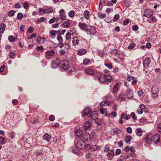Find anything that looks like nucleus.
<instances>
[{"instance_id":"obj_1","label":"nucleus","mask_w":161,"mask_h":161,"mask_svg":"<svg viewBox=\"0 0 161 161\" xmlns=\"http://www.w3.org/2000/svg\"><path fill=\"white\" fill-rule=\"evenodd\" d=\"M150 63V58L149 57L146 58L143 61V64L144 66L143 71L146 73L150 72L152 70V69H150L149 67Z\"/></svg>"},{"instance_id":"obj_2","label":"nucleus","mask_w":161,"mask_h":161,"mask_svg":"<svg viewBox=\"0 0 161 161\" xmlns=\"http://www.w3.org/2000/svg\"><path fill=\"white\" fill-rule=\"evenodd\" d=\"M94 78L95 80H98L99 82L102 83L111 81L110 79L108 78L107 75L100 74L99 75L95 76Z\"/></svg>"},{"instance_id":"obj_3","label":"nucleus","mask_w":161,"mask_h":161,"mask_svg":"<svg viewBox=\"0 0 161 161\" xmlns=\"http://www.w3.org/2000/svg\"><path fill=\"white\" fill-rule=\"evenodd\" d=\"M59 65L60 68L64 71L70 68L69 62L66 59L60 61Z\"/></svg>"},{"instance_id":"obj_4","label":"nucleus","mask_w":161,"mask_h":161,"mask_svg":"<svg viewBox=\"0 0 161 161\" xmlns=\"http://www.w3.org/2000/svg\"><path fill=\"white\" fill-rule=\"evenodd\" d=\"M85 31L87 34L92 35H94L96 33V30L94 26L90 25H88L86 29L85 30Z\"/></svg>"},{"instance_id":"obj_5","label":"nucleus","mask_w":161,"mask_h":161,"mask_svg":"<svg viewBox=\"0 0 161 161\" xmlns=\"http://www.w3.org/2000/svg\"><path fill=\"white\" fill-rule=\"evenodd\" d=\"M159 88L157 85H154L152 88L151 92L153 98H157L158 96Z\"/></svg>"},{"instance_id":"obj_6","label":"nucleus","mask_w":161,"mask_h":161,"mask_svg":"<svg viewBox=\"0 0 161 161\" xmlns=\"http://www.w3.org/2000/svg\"><path fill=\"white\" fill-rule=\"evenodd\" d=\"M92 112V111L89 108H87L84 109L82 113V116L83 118L86 119L89 118V114Z\"/></svg>"},{"instance_id":"obj_7","label":"nucleus","mask_w":161,"mask_h":161,"mask_svg":"<svg viewBox=\"0 0 161 161\" xmlns=\"http://www.w3.org/2000/svg\"><path fill=\"white\" fill-rule=\"evenodd\" d=\"M89 114V118H88L89 119H88L87 121H90L92 120H95L97 119L98 117V114L97 112L95 111L92 112Z\"/></svg>"},{"instance_id":"obj_8","label":"nucleus","mask_w":161,"mask_h":161,"mask_svg":"<svg viewBox=\"0 0 161 161\" xmlns=\"http://www.w3.org/2000/svg\"><path fill=\"white\" fill-rule=\"evenodd\" d=\"M53 9L51 8H49L47 9H44L42 8H39V11L40 13H40V15H42L44 14H49L53 12Z\"/></svg>"},{"instance_id":"obj_9","label":"nucleus","mask_w":161,"mask_h":161,"mask_svg":"<svg viewBox=\"0 0 161 161\" xmlns=\"http://www.w3.org/2000/svg\"><path fill=\"white\" fill-rule=\"evenodd\" d=\"M153 14V11L149 8L145 9L143 15L147 18L152 16Z\"/></svg>"},{"instance_id":"obj_10","label":"nucleus","mask_w":161,"mask_h":161,"mask_svg":"<svg viewBox=\"0 0 161 161\" xmlns=\"http://www.w3.org/2000/svg\"><path fill=\"white\" fill-rule=\"evenodd\" d=\"M76 147L78 149H82L85 146V143L82 140H79L75 144Z\"/></svg>"},{"instance_id":"obj_11","label":"nucleus","mask_w":161,"mask_h":161,"mask_svg":"<svg viewBox=\"0 0 161 161\" xmlns=\"http://www.w3.org/2000/svg\"><path fill=\"white\" fill-rule=\"evenodd\" d=\"M151 140L156 144L158 143L160 141V136L158 134L154 135L151 138Z\"/></svg>"},{"instance_id":"obj_12","label":"nucleus","mask_w":161,"mask_h":161,"mask_svg":"<svg viewBox=\"0 0 161 161\" xmlns=\"http://www.w3.org/2000/svg\"><path fill=\"white\" fill-rule=\"evenodd\" d=\"M119 121H122V120H129L130 118V116L129 115H127L125 113H122L121 115Z\"/></svg>"},{"instance_id":"obj_13","label":"nucleus","mask_w":161,"mask_h":161,"mask_svg":"<svg viewBox=\"0 0 161 161\" xmlns=\"http://www.w3.org/2000/svg\"><path fill=\"white\" fill-rule=\"evenodd\" d=\"M126 96H127L128 99L132 98L133 97V93L131 89L128 88L125 93Z\"/></svg>"},{"instance_id":"obj_14","label":"nucleus","mask_w":161,"mask_h":161,"mask_svg":"<svg viewBox=\"0 0 161 161\" xmlns=\"http://www.w3.org/2000/svg\"><path fill=\"white\" fill-rule=\"evenodd\" d=\"M114 150H109L107 154V155L108 158V159L110 160H111L114 157Z\"/></svg>"},{"instance_id":"obj_15","label":"nucleus","mask_w":161,"mask_h":161,"mask_svg":"<svg viewBox=\"0 0 161 161\" xmlns=\"http://www.w3.org/2000/svg\"><path fill=\"white\" fill-rule=\"evenodd\" d=\"M147 21L149 23H154L156 22L157 21V19L153 15L151 17H149L147 19Z\"/></svg>"},{"instance_id":"obj_16","label":"nucleus","mask_w":161,"mask_h":161,"mask_svg":"<svg viewBox=\"0 0 161 161\" xmlns=\"http://www.w3.org/2000/svg\"><path fill=\"white\" fill-rule=\"evenodd\" d=\"M78 26L81 30H84L86 29L88 25H87L86 23L80 22L78 23Z\"/></svg>"},{"instance_id":"obj_17","label":"nucleus","mask_w":161,"mask_h":161,"mask_svg":"<svg viewBox=\"0 0 161 161\" xmlns=\"http://www.w3.org/2000/svg\"><path fill=\"white\" fill-rule=\"evenodd\" d=\"M85 71L86 73L88 75L93 76H94L95 75L94 72L93 71V69H86L85 70Z\"/></svg>"},{"instance_id":"obj_18","label":"nucleus","mask_w":161,"mask_h":161,"mask_svg":"<svg viewBox=\"0 0 161 161\" xmlns=\"http://www.w3.org/2000/svg\"><path fill=\"white\" fill-rule=\"evenodd\" d=\"M91 125V121H86L83 125V127L86 130H88L90 129Z\"/></svg>"},{"instance_id":"obj_19","label":"nucleus","mask_w":161,"mask_h":161,"mask_svg":"<svg viewBox=\"0 0 161 161\" xmlns=\"http://www.w3.org/2000/svg\"><path fill=\"white\" fill-rule=\"evenodd\" d=\"M79 42V40L77 36H75L72 38V42L73 46H75L78 44Z\"/></svg>"},{"instance_id":"obj_20","label":"nucleus","mask_w":161,"mask_h":161,"mask_svg":"<svg viewBox=\"0 0 161 161\" xmlns=\"http://www.w3.org/2000/svg\"><path fill=\"white\" fill-rule=\"evenodd\" d=\"M55 52L52 50L48 51L45 52V56L46 58L47 57L51 56L54 54Z\"/></svg>"},{"instance_id":"obj_21","label":"nucleus","mask_w":161,"mask_h":161,"mask_svg":"<svg viewBox=\"0 0 161 161\" xmlns=\"http://www.w3.org/2000/svg\"><path fill=\"white\" fill-rule=\"evenodd\" d=\"M84 137L87 141L89 142L91 140V137L90 135L87 132H85L84 135Z\"/></svg>"},{"instance_id":"obj_22","label":"nucleus","mask_w":161,"mask_h":161,"mask_svg":"<svg viewBox=\"0 0 161 161\" xmlns=\"http://www.w3.org/2000/svg\"><path fill=\"white\" fill-rule=\"evenodd\" d=\"M121 131L120 130L118 129H113L111 130L110 133L111 134L114 135L115 134H117L120 133Z\"/></svg>"},{"instance_id":"obj_23","label":"nucleus","mask_w":161,"mask_h":161,"mask_svg":"<svg viewBox=\"0 0 161 161\" xmlns=\"http://www.w3.org/2000/svg\"><path fill=\"white\" fill-rule=\"evenodd\" d=\"M75 133L76 136L78 137L81 136L83 134L82 131L80 129L76 130L75 132Z\"/></svg>"},{"instance_id":"obj_24","label":"nucleus","mask_w":161,"mask_h":161,"mask_svg":"<svg viewBox=\"0 0 161 161\" xmlns=\"http://www.w3.org/2000/svg\"><path fill=\"white\" fill-rule=\"evenodd\" d=\"M70 24L69 20L64 21L63 24L61 25L62 27H64L65 28H68L70 25Z\"/></svg>"},{"instance_id":"obj_25","label":"nucleus","mask_w":161,"mask_h":161,"mask_svg":"<svg viewBox=\"0 0 161 161\" xmlns=\"http://www.w3.org/2000/svg\"><path fill=\"white\" fill-rule=\"evenodd\" d=\"M110 103L108 101H103L101 102L100 103V107H103V106H108Z\"/></svg>"},{"instance_id":"obj_26","label":"nucleus","mask_w":161,"mask_h":161,"mask_svg":"<svg viewBox=\"0 0 161 161\" xmlns=\"http://www.w3.org/2000/svg\"><path fill=\"white\" fill-rule=\"evenodd\" d=\"M86 53V50L84 49H81L79 50L77 54L80 55H82L85 54Z\"/></svg>"},{"instance_id":"obj_27","label":"nucleus","mask_w":161,"mask_h":161,"mask_svg":"<svg viewBox=\"0 0 161 161\" xmlns=\"http://www.w3.org/2000/svg\"><path fill=\"white\" fill-rule=\"evenodd\" d=\"M84 17L87 19H89L90 12L87 10L85 11L84 12Z\"/></svg>"},{"instance_id":"obj_28","label":"nucleus","mask_w":161,"mask_h":161,"mask_svg":"<svg viewBox=\"0 0 161 161\" xmlns=\"http://www.w3.org/2000/svg\"><path fill=\"white\" fill-rule=\"evenodd\" d=\"M119 86L118 83H116L114 86L113 87V92L114 93H116L118 92V86Z\"/></svg>"},{"instance_id":"obj_29","label":"nucleus","mask_w":161,"mask_h":161,"mask_svg":"<svg viewBox=\"0 0 161 161\" xmlns=\"http://www.w3.org/2000/svg\"><path fill=\"white\" fill-rule=\"evenodd\" d=\"M43 139L46 140L47 142H49L51 138V136L48 135L46 133L43 136Z\"/></svg>"},{"instance_id":"obj_30","label":"nucleus","mask_w":161,"mask_h":161,"mask_svg":"<svg viewBox=\"0 0 161 161\" xmlns=\"http://www.w3.org/2000/svg\"><path fill=\"white\" fill-rule=\"evenodd\" d=\"M136 44L134 43H132L127 48L129 50L133 49L136 46Z\"/></svg>"},{"instance_id":"obj_31","label":"nucleus","mask_w":161,"mask_h":161,"mask_svg":"<svg viewBox=\"0 0 161 161\" xmlns=\"http://www.w3.org/2000/svg\"><path fill=\"white\" fill-rule=\"evenodd\" d=\"M124 3L126 8H128L130 5V2L128 0H125Z\"/></svg>"},{"instance_id":"obj_32","label":"nucleus","mask_w":161,"mask_h":161,"mask_svg":"<svg viewBox=\"0 0 161 161\" xmlns=\"http://www.w3.org/2000/svg\"><path fill=\"white\" fill-rule=\"evenodd\" d=\"M98 16L100 19H103L105 18L106 15L104 13H102V12H99L98 14Z\"/></svg>"},{"instance_id":"obj_33","label":"nucleus","mask_w":161,"mask_h":161,"mask_svg":"<svg viewBox=\"0 0 161 161\" xmlns=\"http://www.w3.org/2000/svg\"><path fill=\"white\" fill-rule=\"evenodd\" d=\"M6 26L3 23H1L0 25V30L1 32L2 33L3 32V30L5 29Z\"/></svg>"},{"instance_id":"obj_34","label":"nucleus","mask_w":161,"mask_h":161,"mask_svg":"<svg viewBox=\"0 0 161 161\" xmlns=\"http://www.w3.org/2000/svg\"><path fill=\"white\" fill-rule=\"evenodd\" d=\"M136 135L139 136H141L142 135V130L140 128H137L136 130Z\"/></svg>"},{"instance_id":"obj_35","label":"nucleus","mask_w":161,"mask_h":161,"mask_svg":"<svg viewBox=\"0 0 161 161\" xmlns=\"http://www.w3.org/2000/svg\"><path fill=\"white\" fill-rule=\"evenodd\" d=\"M59 16L60 17V18L62 19V20L60 22V23H61L63 21L64 19H65L66 17V15L65 14H60Z\"/></svg>"},{"instance_id":"obj_36","label":"nucleus","mask_w":161,"mask_h":161,"mask_svg":"<svg viewBox=\"0 0 161 161\" xmlns=\"http://www.w3.org/2000/svg\"><path fill=\"white\" fill-rule=\"evenodd\" d=\"M75 14V12L74 10H71L69 12L68 14L69 16L70 17H73L74 16Z\"/></svg>"},{"instance_id":"obj_37","label":"nucleus","mask_w":161,"mask_h":161,"mask_svg":"<svg viewBox=\"0 0 161 161\" xmlns=\"http://www.w3.org/2000/svg\"><path fill=\"white\" fill-rule=\"evenodd\" d=\"M90 61V59L88 58H86L84 59V60L83 61V64L86 65H87L88 64H89Z\"/></svg>"},{"instance_id":"obj_38","label":"nucleus","mask_w":161,"mask_h":161,"mask_svg":"<svg viewBox=\"0 0 161 161\" xmlns=\"http://www.w3.org/2000/svg\"><path fill=\"white\" fill-rule=\"evenodd\" d=\"M50 33L51 35V36H55L57 33V31H55L54 30H51L50 31Z\"/></svg>"},{"instance_id":"obj_39","label":"nucleus","mask_w":161,"mask_h":161,"mask_svg":"<svg viewBox=\"0 0 161 161\" xmlns=\"http://www.w3.org/2000/svg\"><path fill=\"white\" fill-rule=\"evenodd\" d=\"M52 65L53 68H56L58 66L59 64L55 62L52 61Z\"/></svg>"},{"instance_id":"obj_40","label":"nucleus","mask_w":161,"mask_h":161,"mask_svg":"<svg viewBox=\"0 0 161 161\" xmlns=\"http://www.w3.org/2000/svg\"><path fill=\"white\" fill-rule=\"evenodd\" d=\"M126 94H125V93H123L122 94L119 95L118 96V97L119 99L121 100H124V99L125 97H124V96H125Z\"/></svg>"},{"instance_id":"obj_41","label":"nucleus","mask_w":161,"mask_h":161,"mask_svg":"<svg viewBox=\"0 0 161 161\" xmlns=\"http://www.w3.org/2000/svg\"><path fill=\"white\" fill-rule=\"evenodd\" d=\"M130 115V117H132L133 120H136L137 119V117L134 113L131 112Z\"/></svg>"},{"instance_id":"obj_42","label":"nucleus","mask_w":161,"mask_h":161,"mask_svg":"<svg viewBox=\"0 0 161 161\" xmlns=\"http://www.w3.org/2000/svg\"><path fill=\"white\" fill-rule=\"evenodd\" d=\"M119 18V14H117L114 15L113 18V20L114 22L117 21Z\"/></svg>"},{"instance_id":"obj_43","label":"nucleus","mask_w":161,"mask_h":161,"mask_svg":"<svg viewBox=\"0 0 161 161\" xmlns=\"http://www.w3.org/2000/svg\"><path fill=\"white\" fill-rule=\"evenodd\" d=\"M15 39V38L12 36H10L8 37V41L10 42H14Z\"/></svg>"},{"instance_id":"obj_44","label":"nucleus","mask_w":161,"mask_h":161,"mask_svg":"<svg viewBox=\"0 0 161 161\" xmlns=\"http://www.w3.org/2000/svg\"><path fill=\"white\" fill-rule=\"evenodd\" d=\"M34 30L33 27L30 26L28 28L27 32L29 33H32L33 32Z\"/></svg>"},{"instance_id":"obj_45","label":"nucleus","mask_w":161,"mask_h":161,"mask_svg":"<svg viewBox=\"0 0 161 161\" xmlns=\"http://www.w3.org/2000/svg\"><path fill=\"white\" fill-rule=\"evenodd\" d=\"M98 149V147L96 145H94L91 147V150L92 151H96Z\"/></svg>"},{"instance_id":"obj_46","label":"nucleus","mask_w":161,"mask_h":161,"mask_svg":"<svg viewBox=\"0 0 161 161\" xmlns=\"http://www.w3.org/2000/svg\"><path fill=\"white\" fill-rule=\"evenodd\" d=\"M104 65L109 69H112L113 68L112 64L111 63H106L104 64Z\"/></svg>"},{"instance_id":"obj_47","label":"nucleus","mask_w":161,"mask_h":161,"mask_svg":"<svg viewBox=\"0 0 161 161\" xmlns=\"http://www.w3.org/2000/svg\"><path fill=\"white\" fill-rule=\"evenodd\" d=\"M15 13V11L14 10H11L8 13V15L9 16H13Z\"/></svg>"},{"instance_id":"obj_48","label":"nucleus","mask_w":161,"mask_h":161,"mask_svg":"<svg viewBox=\"0 0 161 161\" xmlns=\"http://www.w3.org/2000/svg\"><path fill=\"white\" fill-rule=\"evenodd\" d=\"M58 31V35H63L64 34V32H65V30L64 29V30H58V31Z\"/></svg>"},{"instance_id":"obj_49","label":"nucleus","mask_w":161,"mask_h":161,"mask_svg":"<svg viewBox=\"0 0 161 161\" xmlns=\"http://www.w3.org/2000/svg\"><path fill=\"white\" fill-rule=\"evenodd\" d=\"M45 18L44 17H41L39 19H38L37 21V22L38 23H40L42 22H44L45 20Z\"/></svg>"},{"instance_id":"obj_50","label":"nucleus","mask_w":161,"mask_h":161,"mask_svg":"<svg viewBox=\"0 0 161 161\" xmlns=\"http://www.w3.org/2000/svg\"><path fill=\"white\" fill-rule=\"evenodd\" d=\"M131 139V137L130 136H127L125 138V141L128 143L130 142Z\"/></svg>"},{"instance_id":"obj_51","label":"nucleus","mask_w":161,"mask_h":161,"mask_svg":"<svg viewBox=\"0 0 161 161\" xmlns=\"http://www.w3.org/2000/svg\"><path fill=\"white\" fill-rule=\"evenodd\" d=\"M57 39L59 42H63V41L62 37L60 35H57Z\"/></svg>"},{"instance_id":"obj_52","label":"nucleus","mask_w":161,"mask_h":161,"mask_svg":"<svg viewBox=\"0 0 161 161\" xmlns=\"http://www.w3.org/2000/svg\"><path fill=\"white\" fill-rule=\"evenodd\" d=\"M71 34L69 32H68L66 35V39L67 40H69L71 38Z\"/></svg>"},{"instance_id":"obj_53","label":"nucleus","mask_w":161,"mask_h":161,"mask_svg":"<svg viewBox=\"0 0 161 161\" xmlns=\"http://www.w3.org/2000/svg\"><path fill=\"white\" fill-rule=\"evenodd\" d=\"M23 17V14L21 13H19L17 15V18L19 20L21 19Z\"/></svg>"},{"instance_id":"obj_54","label":"nucleus","mask_w":161,"mask_h":161,"mask_svg":"<svg viewBox=\"0 0 161 161\" xmlns=\"http://www.w3.org/2000/svg\"><path fill=\"white\" fill-rule=\"evenodd\" d=\"M6 143V141L4 138L0 137V143L4 144Z\"/></svg>"},{"instance_id":"obj_55","label":"nucleus","mask_w":161,"mask_h":161,"mask_svg":"<svg viewBox=\"0 0 161 161\" xmlns=\"http://www.w3.org/2000/svg\"><path fill=\"white\" fill-rule=\"evenodd\" d=\"M29 6V5L27 2H25L24 3L23 7H24V8H25V9L27 8H28Z\"/></svg>"},{"instance_id":"obj_56","label":"nucleus","mask_w":161,"mask_h":161,"mask_svg":"<svg viewBox=\"0 0 161 161\" xmlns=\"http://www.w3.org/2000/svg\"><path fill=\"white\" fill-rule=\"evenodd\" d=\"M129 23V20L128 19H127L124 20L123 22V25H127Z\"/></svg>"},{"instance_id":"obj_57","label":"nucleus","mask_w":161,"mask_h":161,"mask_svg":"<svg viewBox=\"0 0 161 161\" xmlns=\"http://www.w3.org/2000/svg\"><path fill=\"white\" fill-rule=\"evenodd\" d=\"M143 92L142 89H141L138 92V95L139 97L142 96L143 95Z\"/></svg>"},{"instance_id":"obj_58","label":"nucleus","mask_w":161,"mask_h":161,"mask_svg":"<svg viewBox=\"0 0 161 161\" xmlns=\"http://www.w3.org/2000/svg\"><path fill=\"white\" fill-rule=\"evenodd\" d=\"M138 29V26L136 25H134L132 27V29L134 31H136Z\"/></svg>"},{"instance_id":"obj_59","label":"nucleus","mask_w":161,"mask_h":161,"mask_svg":"<svg viewBox=\"0 0 161 161\" xmlns=\"http://www.w3.org/2000/svg\"><path fill=\"white\" fill-rule=\"evenodd\" d=\"M69 68H70V69H69V73L71 74L72 72H74V71H75V69L73 67H70Z\"/></svg>"},{"instance_id":"obj_60","label":"nucleus","mask_w":161,"mask_h":161,"mask_svg":"<svg viewBox=\"0 0 161 161\" xmlns=\"http://www.w3.org/2000/svg\"><path fill=\"white\" fill-rule=\"evenodd\" d=\"M144 141L147 143H149L150 142L152 141L151 140V139H150L148 137H146L144 139Z\"/></svg>"},{"instance_id":"obj_61","label":"nucleus","mask_w":161,"mask_h":161,"mask_svg":"<svg viewBox=\"0 0 161 161\" xmlns=\"http://www.w3.org/2000/svg\"><path fill=\"white\" fill-rule=\"evenodd\" d=\"M55 21V18L54 17H53L52 19L49 20V23L50 24H52L54 23Z\"/></svg>"},{"instance_id":"obj_62","label":"nucleus","mask_w":161,"mask_h":161,"mask_svg":"<svg viewBox=\"0 0 161 161\" xmlns=\"http://www.w3.org/2000/svg\"><path fill=\"white\" fill-rule=\"evenodd\" d=\"M106 22L108 23H111L112 21V19L111 18L109 17H107L105 20Z\"/></svg>"},{"instance_id":"obj_63","label":"nucleus","mask_w":161,"mask_h":161,"mask_svg":"<svg viewBox=\"0 0 161 161\" xmlns=\"http://www.w3.org/2000/svg\"><path fill=\"white\" fill-rule=\"evenodd\" d=\"M49 119L50 121H54L55 119V117L54 115H51L49 116Z\"/></svg>"},{"instance_id":"obj_64","label":"nucleus","mask_w":161,"mask_h":161,"mask_svg":"<svg viewBox=\"0 0 161 161\" xmlns=\"http://www.w3.org/2000/svg\"><path fill=\"white\" fill-rule=\"evenodd\" d=\"M158 130L159 132H161V123L159 124L157 126Z\"/></svg>"}]
</instances>
